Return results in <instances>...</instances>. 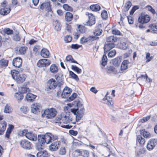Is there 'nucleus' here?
I'll return each mask as SVG.
<instances>
[{"label": "nucleus", "instance_id": "1", "mask_svg": "<svg viewBox=\"0 0 157 157\" xmlns=\"http://www.w3.org/2000/svg\"><path fill=\"white\" fill-rule=\"evenodd\" d=\"M58 137L50 133L47 132L44 135H39L38 140L39 143L43 144L45 143L48 144L54 140H58Z\"/></svg>", "mask_w": 157, "mask_h": 157}, {"label": "nucleus", "instance_id": "2", "mask_svg": "<svg viewBox=\"0 0 157 157\" xmlns=\"http://www.w3.org/2000/svg\"><path fill=\"white\" fill-rule=\"evenodd\" d=\"M11 74L13 78L18 83L23 82L26 78L25 74H20L19 71L15 70H11Z\"/></svg>", "mask_w": 157, "mask_h": 157}, {"label": "nucleus", "instance_id": "3", "mask_svg": "<svg viewBox=\"0 0 157 157\" xmlns=\"http://www.w3.org/2000/svg\"><path fill=\"white\" fill-rule=\"evenodd\" d=\"M150 19V17L148 15L142 14L138 18V21L140 23L138 26L139 28L141 29H145L146 26L144 24L148 23Z\"/></svg>", "mask_w": 157, "mask_h": 157}, {"label": "nucleus", "instance_id": "4", "mask_svg": "<svg viewBox=\"0 0 157 157\" xmlns=\"http://www.w3.org/2000/svg\"><path fill=\"white\" fill-rule=\"evenodd\" d=\"M57 112L56 110L53 108L47 109L44 112V114L42 116L48 118H51L54 117L56 115Z\"/></svg>", "mask_w": 157, "mask_h": 157}, {"label": "nucleus", "instance_id": "5", "mask_svg": "<svg viewBox=\"0 0 157 157\" xmlns=\"http://www.w3.org/2000/svg\"><path fill=\"white\" fill-rule=\"evenodd\" d=\"M84 111L85 109L84 107H82L79 109H71V112L76 115V120L77 121H78L83 116Z\"/></svg>", "mask_w": 157, "mask_h": 157}, {"label": "nucleus", "instance_id": "6", "mask_svg": "<svg viewBox=\"0 0 157 157\" xmlns=\"http://www.w3.org/2000/svg\"><path fill=\"white\" fill-rule=\"evenodd\" d=\"M144 139L140 135H138V142H139L141 146L139 151V154H144L145 153L146 150L145 148L143 147V145L145 143Z\"/></svg>", "mask_w": 157, "mask_h": 157}, {"label": "nucleus", "instance_id": "7", "mask_svg": "<svg viewBox=\"0 0 157 157\" xmlns=\"http://www.w3.org/2000/svg\"><path fill=\"white\" fill-rule=\"evenodd\" d=\"M20 145L23 148L29 150L32 147V144L29 141L26 140H21L19 143Z\"/></svg>", "mask_w": 157, "mask_h": 157}, {"label": "nucleus", "instance_id": "8", "mask_svg": "<svg viewBox=\"0 0 157 157\" xmlns=\"http://www.w3.org/2000/svg\"><path fill=\"white\" fill-rule=\"evenodd\" d=\"M57 86L56 82L53 78H51L48 81L47 86L46 88V90L49 91V90L53 89Z\"/></svg>", "mask_w": 157, "mask_h": 157}, {"label": "nucleus", "instance_id": "9", "mask_svg": "<svg viewBox=\"0 0 157 157\" xmlns=\"http://www.w3.org/2000/svg\"><path fill=\"white\" fill-rule=\"evenodd\" d=\"M157 144V139H152L149 140L147 145V148L148 150H152Z\"/></svg>", "mask_w": 157, "mask_h": 157}, {"label": "nucleus", "instance_id": "10", "mask_svg": "<svg viewBox=\"0 0 157 157\" xmlns=\"http://www.w3.org/2000/svg\"><path fill=\"white\" fill-rule=\"evenodd\" d=\"M41 108L40 105L39 103H34L31 105V111L33 113L37 114L40 112Z\"/></svg>", "mask_w": 157, "mask_h": 157}, {"label": "nucleus", "instance_id": "11", "mask_svg": "<svg viewBox=\"0 0 157 157\" xmlns=\"http://www.w3.org/2000/svg\"><path fill=\"white\" fill-rule=\"evenodd\" d=\"M51 63V61L47 59H42L39 60L37 63L39 67H46L49 66Z\"/></svg>", "mask_w": 157, "mask_h": 157}, {"label": "nucleus", "instance_id": "12", "mask_svg": "<svg viewBox=\"0 0 157 157\" xmlns=\"http://www.w3.org/2000/svg\"><path fill=\"white\" fill-rule=\"evenodd\" d=\"M86 15L88 16L89 20L86 22V25L91 26L94 24L95 22V17L94 16L92 13L86 12Z\"/></svg>", "mask_w": 157, "mask_h": 157}, {"label": "nucleus", "instance_id": "13", "mask_svg": "<svg viewBox=\"0 0 157 157\" xmlns=\"http://www.w3.org/2000/svg\"><path fill=\"white\" fill-rule=\"evenodd\" d=\"M98 38V37L94 36H90L87 38L83 37L81 39L80 42L82 44H84L86 42L92 41L94 40H97Z\"/></svg>", "mask_w": 157, "mask_h": 157}, {"label": "nucleus", "instance_id": "14", "mask_svg": "<svg viewBox=\"0 0 157 157\" xmlns=\"http://www.w3.org/2000/svg\"><path fill=\"white\" fill-rule=\"evenodd\" d=\"M60 143L58 141H56L52 144L49 147V150L51 151H57L60 146Z\"/></svg>", "mask_w": 157, "mask_h": 157}, {"label": "nucleus", "instance_id": "15", "mask_svg": "<svg viewBox=\"0 0 157 157\" xmlns=\"http://www.w3.org/2000/svg\"><path fill=\"white\" fill-rule=\"evenodd\" d=\"M71 90L67 87H66L63 90L61 94L62 98H67L71 92Z\"/></svg>", "mask_w": 157, "mask_h": 157}, {"label": "nucleus", "instance_id": "16", "mask_svg": "<svg viewBox=\"0 0 157 157\" xmlns=\"http://www.w3.org/2000/svg\"><path fill=\"white\" fill-rule=\"evenodd\" d=\"M22 61L21 58L17 57L13 59V64L16 67H19L21 66Z\"/></svg>", "mask_w": 157, "mask_h": 157}, {"label": "nucleus", "instance_id": "17", "mask_svg": "<svg viewBox=\"0 0 157 157\" xmlns=\"http://www.w3.org/2000/svg\"><path fill=\"white\" fill-rule=\"evenodd\" d=\"M36 97V95L30 93H28L25 96L26 100L28 102H32Z\"/></svg>", "mask_w": 157, "mask_h": 157}, {"label": "nucleus", "instance_id": "18", "mask_svg": "<svg viewBox=\"0 0 157 157\" xmlns=\"http://www.w3.org/2000/svg\"><path fill=\"white\" fill-rule=\"evenodd\" d=\"M29 140L33 141H36L38 139L37 135L32 132H29L26 134V137Z\"/></svg>", "mask_w": 157, "mask_h": 157}, {"label": "nucleus", "instance_id": "19", "mask_svg": "<svg viewBox=\"0 0 157 157\" xmlns=\"http://www.w3.org/2000/svg\"><path fill=\"white\" fill-rule=\"evenodd\" d=\"M7 124L4 121L0 122V135H2L6 129Z\"/></svg>", "mask_w": 157, "mask_h": 157}, {"label": "nucleus", "instance_id": "20", "mask_svg": "<svg viewBox=\"0 0 157 157\" xmlns=\"http://www.w3.org/2000/svg\"><path fill=\"white\" fill-rule=\"evenodd\" d=\"M117 38L116 37L110 36L106 38V44H114V43L117 42Z\"/></svg>", "mask_w": 157, "mask_h": 157}, {"label": "nucleus", "instance_id": "21", "mask_svg": "<svg viewBox=\"0 0 157 157\" xmlns=\"http://www.w3.org/2000/svg\"><path fill=\"white\" fill-rule=\"evenodd\" d=\"M49 55V52L47 49L43 48L41 50L40 55L42 57L45 58H48V57Z\"/></svg>", "mask_w": 157, "mask_h": 157}, {"label": "nucleus", "instance_id": "22", "mask_svg": "<svg viewBox=\"0 0 157 157\" xmlns=\"http://www.w3.org/2000/svg\"><path fill=\"white\" fill-rule=\"evenodd\" d=\"M103 102L104 103L106 104L108 106L112 105L113 104L112 98L109 97H106L102 99Z\"/></svg>", "mask_w": 157, "mask_h": 157}, {"label": "nucleus", "instance_id": "23", "mask_svg": "<svg viewBox=\"0 0 157 157\" xmlns=\"http://www.w3.org/2000/svg\"><path fill=\"white\" fill-rule=\"evenodd\" d=\"M115 46L114 44H106L104 46V50L105 52H107L113 48Z\"/></svg>", "mask_w": 157, "mask_h": 157}, {"label": "nucleus", "instance_id": "24", "mask_svg": "<svg viewBox=\"0 0 157 157\" xmlns=\"http://www.w3.org/2000/svg\"><path fill=\"white\" fill-rule=\"evenodd\" d=\"M72 121L71 117L67 114L64 117H62V121L63 123L65 124H67Z\"/></svg>", "mask_w": 157, "mask_h": 157}, {"label": "nucleus", "instance_id": "25", "mask_svg": "<svg viewBox=\"0 0 157 157\" xmlns=\"http://www.w3.org/2000/svg\"><path fill=\"white\" fill-rule=\"evenodd\" d=\"M10 11V9L9 6L7 7H4L0 10V13L1 14L4 15L8 14Z\"/></svg>", "mask_w": 157, "mask_h": 157}, {"label": "nucleus", "instance_id": "26", "mask_svg": "<svg viewBox=\"0 0 157 157\" xmlns=\"http://www.w3.org/2000/svg\"><path fill=\"white\" fill-rule=\"evenodd\" d=\"M50 4L49 2H45L43 3L40 6V8L41 10L48 9L50 7Z\"/></svg>", "mask_w": 157, "mask_h": 157}, {"label": "nucleus", "instance_id": "27", "mask_svg": "<svg viewBox=\"0 0 157 157\" xmlns=\"http://www.w3.org/2000/svg\"><path fill=\"white\" fill-rule=\"evenodd\" d=\"M53 25L55 30L58 31L60 30L61 26L59 21L57 20L54 21L53 22Z\"/></svg>", "mask_w": 157, "mask_h": 157}, {"label": "nucleus", "instance_id": "28", "mask_svg": "<svg viewBox=\"0 0 157 157\" xmlns=\"http://www.w3.org/2000/svg\"><path fill=\"white\" fill-rule=\"evenodd\" d=\"M29 91L30 90L29 88L27 87L25 85L20 87L19 89V92L21 94L29 92Z\"/></svg>", "mask_w": 157, "mask_h": 157}, {"label": "nucleus", "instance_id": "29", "mask_svg": "<svg viewBox=\"0 0 157 157\" xmlns=\"http://www.w3.org/2000/svg\"><path fill=\"white\" fill-rule=\"evenodd\" d=\"M129 62L127 60H124L122 63L121 66V70H125L128 68Z\"/></svg>", "mask_w": 157, "mask_h": 157}, {"label": "nucleus", "instance_id": "30", "mask_svg": "<svg viewBox=\"0 0 157 157\" xmlns=\"http://www.w3.org/2000/svg\"><path fill=\"white\" fill-rule=\"evenodd\" d=\"M14 97L17 100L18 102H19L23 98L24 96L20 92H16L14 95Z\"/></svg>", "mask_w": 157, "mask_h": 157}, {"label": "nucleus", "instance_id": "31", "mask_svg": "<svg viewBox=\"0 0 157 157\" xmlns=\"http://www.w3.org/2000/svg\"><path fill=\"white\" fill-rule=\"evenodd\" d=\"M107 73L109 74L113 73L115 74L117 73V71L113 66H109L107 67Z\"/></svg>", "mask_w": 157, "mask_h": 157}, {"label": "nucleus", "instance_id": "32", "mask_svg": "<svg viewBox=\"0 0 157 157\" xmlns=\"http://www.w3.org/2000/svg\"><path fill=\"white\" fill-rule=\"evenodd\" d=\"M50 70L51 73H56L58 70V67L55 64H52L50 67Z\"/></svg>", "mask_w": 157, "mask_h": 157}, {"label": "nucleus", "instance_id": "33", "mask_svg": "<svg viewBox=\"0 0 157 157\" xmlns=\"http://www.w3.org/2000/svg\"><path fill=\"white\" fill-rule=\"evenodd\" d=\"M140 133L141 135H143V136L146 138H149L151 137V134L148 132L146 131L144 129L140 130Z\"/></svg>", "mask_w": 157, "mask_h": 157}, {"label": "nucleus", "instance_id": "34", "mask_svg": "<svg viewBox=\"0 0 157 157\" xmlns=\"http://www.w3.org/2000/svg\"><path fill=\"white\" fill-rule=\"evenodd\" d=\"M130 44H128L125 42L121 43L119 46V47L120 49L125 50L129 46V45H131Z\"/></svg>", "mask_w": 157, "mask_h": 157}, {"label": "nucleus", "instance_id": "35", "mask_svg": "<svg viewBox=\"0 0 157 157\" xmlns=\"http://www.w3.org/2000/svg\"><path fill=\"white\" fill-rule=\"evenodd\" d=\"M73 17V14L69 12L66 13L65 15V19L67 21H71Z\"/></svg>", "mask_w": 157, "mask_h": 157}, {"label": "nucleus", "instance_id": "36", "mask_svg": "<svg viewBox=\"0 0 157 157\" xmlns=\"http://www.w3.org/2000/svg\"><path fill=\"white\" fill-rule=\"evenodd\" d=\"M14 126L12 125H10L7 128L6 133V137L7 138L9 137L10 134L11 133L12 130L13 129Z\"/></svg>", "mask_w": 157, "mask_h": 157}, {"label": "nucleus", "instance_id": "37", "mask_svg": "<svg viewBox=\"0 0 157 157\" xmlns=\"http://www.w3.org/2000/svg\"><path fill=\"white\" fill-rule=\"evenodd\" d=\"M75 151L79 153V154L78 155H82L83 156H84V157H87L89 155V153L86 151H84L82 152L80 151V150L78 149L75 150Z\"/></svg>", "mask_w": 157, "mask_h": 157}, {"label": "nucleus", "instance_id": "38", "mask_svg": "<svg viewBox=\"0 0 157 157\" xmlns=\"http://www.w3.org/2000/svg\"><path fill=\"white\" fill-rule=\"evenodd\" d=\"M90 9L93 11H99L100 9V6L98 5H93L90 6Z\"/></svg>", "mask_w": 157, "mask_h": 157}, {"label": "nucleus", "instance_id": "39", "mask_svg": "<svg viewBox=\"0 0 157 157\" xmlns=\"http://www.w3.org/2000/svg\"><path fill=\"white\" fill-rule=\"evenodd\" d=\"M149 28L152 30L151 33H155V31H157V25L155 24H151L149 25Z\"/></svg>", "mask_w": 157, "mask_h": 157}, {"label": "nucleus", "instance_id": "40", "mask_svg": "<svg viewBox=\"0 0 157 157\" xmlns=\"http://www.w3.org/2000/svg\"><path fill=\"white\" fill-rule=\"evenodd\" d=\"M121 59L119 58H115L112 62V64L115 66H119L121 63Z\"/></svg>", "mask_w": 157, "mask_h": 157}, {"label": "nucleus", "instance_id": "41", "mask_svg": "<svg viewBox=\"0 0 157 157\" xmlns=\"http://www.w3.org/2000/svg\"><path fill=\"white\" fill-rule=\"evenodd\" d=\"M65 61L70 63H78L77 62L74 60L73 58L72 57L71 55L67 56L66 57Z\"/></svg>", "mask_w": 157, "mask_h": 157}, {"label": "nucleus", "instance_id": "42", "mask_svg": "<svg viewBox=\"0 0 157 157\" xmlns=\"http://www.w3.org/2000/svg\"><path fill=\"white\" fill-rule=\"evenodd\" d=\"M8 64V61L4 59H2L0 60V67L2 68L3 67H6Z\"/></svg>", "mask_w": 157, "mask_h": 157}, {"label": "nucleus", "instance_id": "43", "mask_svg": "<svg viewBox=\"0 0 157 157\" xmlns=\"http://www.w3.org/2000/svg\"><path fill=\"white\" fill-rule=\"evenodd\" d=\"M107 62V58L106 55H104L103 56L101 61V64L103 66L105 67L106 64Z\"/></svg>", "mask_w": 157, "mask_h": 157}, {"label": "nucleus", "instance_id": "44", "mask_svg": "<svg viewBox=\"0 0 157 157\" xmlns=\"http://www.w3.org/2000/svg\"><path fill=\"white\" fill-rule=\"evenodd\" d=\"M27 49V48L25 47H20L17 50L19 52V53L21 54H24L26 52Z\"/></svg>", "mask_w": 157, "mask_h": 157}, {"label": "nucleus", "instance_id": "45", "mask_svg": "<svg viewBox=\"0 0 157 157\" xmlns=\"http://www.w3.org/2000/svg\"><path fill=\"white\" fill-rule=\"evenodd\" d=\"M102 30L100 29H97L95 30L94 32V36L98 37V36H100L102 33Z\"/></svg>", "mask_w": 157, "mask_h": 157}, {"label": "nucleus", "instance_id": "46", "mask_svg": "<svg viewBox=\"0 0 157 157\" xmlns=\"http://www.w3.org/2000/svg\"><path fill=\"white\" fill-rule=\"evenodd\" d=\"M47 154L46 151H43L38 152L36 155L37 157H45Z\"/></svg>", "mask_w": 157, "mask_h": 157}, {"label": "nucleus", "instance_id": "47", "mask_svg": "<svg viewBox=\"0 0 157 157\" xmlns=\"http://www.w3.org/2000/svg\"><path fill=\"white\" fill-rule=\"evenodd\" d=\"M71 68L73 70L75 71L77 74L81 73L82 72V70L81 69H80L76 66L71 65Z\"/></svg>", "mask_w": 157, "mask_h": 157}, {"label": "nucleus", "instance_id": "48", "mask_svg": "<svg viewBox=\"0 0 157 157\" xmlns=\"http://www.w3.org/2000/svg\"><path fill=\"white\" fill-rule=\"evenodd\" d=\"M132 6L130 2L128 1L125 4L124 10L125 11H128Z\"/></svg>", "mask_w": 157, "mask_h": 157}, {"label": "nucleus", "instance_id": "49", "mask_svg": "<svg viewBox=\"0 0 157 157\" xmlns=\"http://www.w3.org/2000/svg\"><path fill=\"white\" fill-rule=\"evenodd\" d=\"M63 9L66 11H73L72 8L67 4H64L63 5Z\"/></svg>", "mask_w": 157, "mask_h": 157}, {"label": "nucleus", "instance_id": "50", "mask_svg": "<svg viewBox=\"0 0 157 157\" xmlns=\"http://www.w3.org/2000/svg\"><path fill=\"white\" fill-rule=\"evenodd\" d=\"M141 78L143 80H146V81L148 82H150L151 81V78H148L146 74H145V75H141L140 76L138 77V78Z\"/></svg>", "mask_w": 157, "mask_h": 157}, {"label": "nucleus", "instance_id": "51", "mask_svg": "<svg viewBox=\"0 0 157 157\" xmlns=\"http://www.w3.org/2000/svg\"><path fill=\"white\" fill-rule=\"evenodd\" d=\"M69 75L72 78L76 81H78L79 80V78H78L77 75L72 71H70Z\"/></svg>", "mask_w": 157, "mask_h": 157}, {"label": "nucleus", "instance_id": "52", "mask_svg": "<svg viewBox=\"0 0 157 157\" xmlns=\"http://www.w3.org/2000/svg\"><path fill=\"white\" fill-rule=\"evenodd\" d=\"M12 109L8 105H6L4 109V112L6 113H10L12 112Z\"/></svg>", "mask_w": 157, "mask_h": 157}, {"label": "nucleus", "instance_id": "53", "mask_svg": "<svg viewBox=\"0 0 157 157\" xmlns=\"http://www.w3.org/2000/svg\"><path fill=\"white\" fill-rule=\"evenodd\" d=\"M66 151V149L65 147H62L59 150V153L60 155H65Z\"/></svg>", "mask_w": 157, "mask_h": 157}, {"label": "nucleus", "instance_id": "54", "mask_svg": "<svg viewBox=\"0 0 157 157\" xmlns=\"http://www.w3.org/2000/svg\"><path fill=\"white\" fill-rule=\"evenodd\" d=\"M108 56L109 57H112L115 56L116 54V51L114 50H112L109 51Z\"/></svg>", "mask_w": 157, "mask_h": 157}, {"label": "nucleus", "instance_id": "55", "mask_svg": "<svg viewBox=\"0 0 157 157\" xmlns=\"http://www.w3.org/2000/svg\"><path fill=\"white\" fill-rule=\"evenodd\" d=\"M29 110V109L27 106H23L20 108V111L24 114L27 113Z\"/></svg>", "mask_w": 157, "mask_h": 157}, {"label": "nucleus", "instance_id": "56", "mask_svg": "<svg viewBox=\"0 0 157 157\" xmlns=\"http://www.w3.org/2000/svg\"><path fill=\"white\" fill-rule=\"evenodd\" d=\"M132 52V51L131 49H128V52H126L123 55V57L126 58L128 57Z\"/></svg>", "mask_w": 157, "mask_h": 157}, {"label": "nucleus", "instance_id": "57", "mask_svg": "<svg viewBox=\"0 0 157 157\" xmlns=\"http://www.w3.org/2000/svg\"><path fill=\"white\" fill-rule=\"evenodd\" d=\"M4 32L8 35L12 34L13 33V30L9 28H5L4 29Z\"/></svg>", "mask_w": 157, "mask_h": 157}, {"label": "nucleus", "instance_id": "58", "mask_svg": "<svg viewBox=\"0 0 157 157\" xmlns=\"http://www.w3.org/2000/svg\"><path fill=\"white\" fill-rule=\"evenodd\" d=\"M13 39L16 41H19L20 40L21 38L18 33L14 34L13 36Z\"/></svg>", "mask_w": 157, "mask_h": 157}, {"label": "nucleus", "instance_id": "59", "mask_svg": "<svg viewBox=\"0 0 157 157\" xmlns=\"http://www.w3.org/2000/svg\"><path fill=\"white\" fill-rule=\"evenodd\" d=\"M78 29L79 31L81 33H84L86 32V29L83 26L79 25Z\"/></svg>", "mask_w": 157, "mask_h": 157}, {"label": "nucleus", "instance_id": "60", "mask_svg": "<svg viewBox=\"0 0 157 157\" xmlns=\"http://www.w3.org/2000/svg\"><path fill=\"white\" fill-rule=\"evenodd\" d=\"M147 9L153 14H154L155 13V10L150 6H147L146 7Z\"/></svg>", "mask_w": 157, "mask_h": 157}, {"label": "nucleus", "instance_id": "61", "mask_svg": "<svg viewBox=\"0 0 157 157\" xmlns=\"http://www.w3.org/2000/svg\"><path fill=\"white\" fill-rule=\"evenodd\" d=\"M150 117V116H148L146 117H144L142 119L139 120V122L144 123L147 121L149 119Z\"/></svg>", "mask_w": 157, "mask_h": 157}, {"label": "nucleus", "instance_id": "62", "mask_svg": "<svg viewBox=\"0 0 157 157\" xmlns=\"http://www.w3.org/2000/svg\"><path fill=\"white\" fill-rule=\"evenodd\" d=\"M101 16L103 19H106L108 17L107 12L106 11L104 10L102 12Z\"/></svg>", "mask_w": 157, "mask_h": 157}, {"label": "nucleus", "instance_id": "63", "mask_svg": "<svg viewBox=\"0 0 157 157\" xmlns=\"http://www.w3.org/2000/svg\"><path fill=\"white\" fill-rule=\"evenodd\" d=\"M62 121V118L60 116H57L55 119V122L56 123H59L61 124Z\"/></svg>", "mask_w": 157, "mask_h": 157}, {"label": "nucleus", "instance_id": "64", "mask_svg": "<svg viewBox=\"0 0 157 157\" xmlns=\"http://www.w3.org/2000/svg\"><path fill=\"white\" fill-rule=\"evenodd\" d=\"M28 130L26 129L24 130L19 132V134L20 136H25L26 137V134L28 133Z\"/></svg>", "mask_w": 157, "mask_h": 157}]
</instances>
